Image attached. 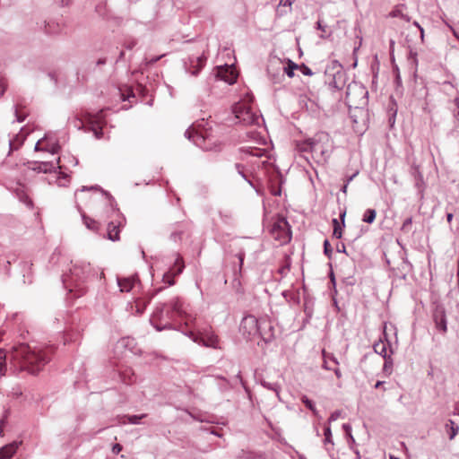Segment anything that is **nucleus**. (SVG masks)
Wrapping results in <instances>:
<instances>
[{"mask_svg":"<svg viewBox=\"0 0 459 459\" xmlns=\"http://www.w3.org/2000/svg\"><path fill=\"white\" fill-rule=\"evenodd\" d=\"M55 2L61 6H65L69 4L70 0H55Z\"/></svg>","mask_w":459,"mask_h":459,"instance_id":"obj_59","label":"nucleus"},{"mask_svg":"<svg viewBox=\"0 0 459 459\" xmlns=\"http://www.w3.org/2000/svg\"><path fill=\"white\" fill-rule=\"evenodd\" d=\"M147 417V414L143 413L141 415H125L123 416L124 419H126L127 422L130 424H139L140 420L142 419H144Z\"/></svg>","mask_w":459,"mask_h":459,"instance_id":"obj_38","label":"nucleus"},{"mask_svg":"<svg viewBox=\"0 0 459 459\" xmlns=\"http://www.w3.org/2000/svg\"><path fill=\"white\" fill-rule=\"evenodd\" d=\"M377 216L376 210L367 209L363 214L362 221L367 223H372Z\"/></svg>","mask_w":459,"mask_h":459,"instance_id":"obj_35","label":"nucleus"},{"mask_svg":"<svg viewBox=\"0 0 459 459\" xmlns=\"http://www.w3.org/2000/svg\"><path fill=\"white\" fill-rule=\"evenodd\" d=\"M15 259L14 255H10L5 259H0V270L7 274L9 273L10 264L14 262Z\"/></svg>","mask_w":459,"mask_h":459,"instance_id":"obj_32","label":"nucleus"},{"mask_svg":"<svg viewBox=\"0 0 459 459\" xmlns=\"http://www.w3.org/2000/svg\"><path fill=\"white\" fill-rule=\"evenodd\" d=\"M90 190L100 191L102 193V195L107 197V199H108V201L109 203L111 210L114 212H118V209L116 208L117 204H116L114 198L108 192H106L103 189H101L100 186H99L97 185L96 186H82V188L80 189L81 192L90 191Z\"/></svg>","mask_w":459,"mask_h":459,"instance_id":"obj_22","label":"nucleus"},{"mask_svg":"<svg viewBox=\"0 0 459 459\" xmlns=\"http://www.w3.org/2000/svg\"><path fill=\"white\" fill-rule=\"evenodd\" d=\"M324 436H325L324 445L325 446V448L328 450V447H327L328 445L333 446V438H332V430H331V427L329 425L325 426V428L324 429Z\"/></svg>","mask_w":459,"mask_h":459,"instance_id":"obj_33","label":"nucleus"},{"mask_svg":"<svg viewBox=\"0 0 459 459\" xmlns=\"http://www.w3.org/2000/svg\"><path fill=\"white\" fill-rule=\"evenodd\" d=\"M6 90V84L3 80H0V97L4 95Z\"/></svg>","mask_w":459,"mask_h":459,"instance_id":"obj_56","label":"nucleus"},{"mask_svg":"<svg viewBox=\"0 0 459 459\" xmlns=\"http://www.w3.org/2000/svg\"><path fill=\"white\" fill-rule=\"evenodd\" d=\"M206 60L207 56L204 54L199 56H190L188 58V63L185 62L186 71L190 74L196 76L205 65Z\"/></svg>","mask_w":459,"mask_h":459,"instance_id":"obj_19","label":"nucleus"},{"mask_svg":"<svg viewBox=\"0 0 459 459\" xmlns=\"http://www.w3.org/2000/svg\"><path fill=\"white\" fill-rule=\"evenodd\" d=\"M387 345L389 342L379 340L377 343L374 344V351L376 353L381 355L383 358L389 356L387 354Z\"/></svg>","mask_w":459,"mask_h":459,"instance_id":"obj_30","label":"nucleus"},{"mask_svg":"<svg viewBox=\"0 0 459 459\" xmlns=\"http://www.w3.org/2000/svg\"><path fill=\"white\" fill-rule=\"evenodd\" d=\"M445 429L450 440L454 439L459 431V427L452 420H447L445 425Z\"/></svg>","mask_w":459,"mask_h":459,"instance_id":"obj_28","label":"nucleus"},{"mask_svg":"<svg viewBox=\"0 0 459 459\" xmlns=\"http://www.w3.org/2000/svg\"><path fill=\"white\" fill-rule=\"evenodd\" d=\"M337 251L338 252H343L345 253L346 252V249H345V246L343 244H342L341 247L337 246Z\"/></svg>","mask_w":459,"mask_h":459,"instance_id":"obj_62","label":"nucleus"},{"mask_svg":"<svg viewBox=\"0 0 459 459\" xmlns=\"http://www.w3.org/2000/svg\"><path fill=\"white\" fill-rule=\"evenodd\" d=\"M117 285L121 292H129L135 282L134 278H119L117 277Z\"/></svg>","mask_w":459,"mask_h":459,"instance_id":"obj_26","label":"nucleus"},{"mask_svg":"<svg viewBox=\"0 0 459 459\" xmlns=\"http://www.w3.org/2000/svg\"><path fill=\"white\" fill-rule=\"evenodd\" d=\"M22 144V141L19 140V136L16 135L14 140L9 141L10 151L17 150Z\"/></svg>","mask_w":459,"mask_h":459,"instance_id":"obj_43","label":"nucleus"},{"mask_svg":"<svg viewBox=\"0 0 459 459\" xmlns=\"http://www.w3.org/2000/svg\"><path fill=\"white\" fill-rule=\"evenodd\" d=\"M324 253L329 258L331 257L332 253H333V249H332L331 245L327 239H325L324 241Z\"/></svg>","mask_w":459,"mask_h":459,"instance_id":"obj_47","label":"nucleus"},{"mask_svg":"<svg viewBox=\"0 0 459 459\" xmlns=\"http://www.w3.org/2000/svg\"><path fill=\"white\" fill-rule=\"evenodd\" d=\"M6 370V353L0 349V378L4 375Z\"/></svg>","mask_w":459,"mask_h":459,"instance_id":"obj_39","label":"nucleus"},{"mask_svg":"<svg viewBox=\"0 0 459 459\" xmlns=\"http://www.w3.org/2000/svg\"><path fill=\"white\" fill-rule=\"evenodd\" d=\"M103 272L99 268L92 266L86 261L72 262V267L68 273L62 275V282L70 293H74V297H81L86 291V284L93 280L102 278Z\"/></svg>","mask_w":459,"mask_h":459,"instance_id":"obj_2","label":"nucleus"},{"mask_svg":"<svg viewBox=\"0 0 459 459\" xmlns=\"http://www.w3.org/2000/svg\"><path fill=\"white\" fill-rule=\"evenodd\" d=\"M14 114H15V117H16V121L21 123V122H23L24 119H25V116H22L19 111H18V108L17 106H14Z\"/></svg>","mask_w":459,"mask_h":459,"instance_id":"obj_52","label":"nucleus"},{"mask_svg":"<svg viewBox=\"0 0 459 459\" xmlns=\"http://www.w3.org/2000/svg\"><path fill=\"white\" fill-rule=\"evenodd\" d=\"M247 136H248L249 138H251V139L255 140V141H258V138H261V136L259 135V134H258V133H256V132H253V131H252V132H248V133H247Z\"/></svg>","mask_w":459,"mask_h":459,"instance_id":"obj_54","label":"nucleus"},{"mask_svg":"<svg viewBox=\"0 0 459 459\" xmlns=\"http://www.w3.org/2000/svg\"><path fill=\"white\" fill-rule=\"evenodd\" d=\"M299 106L307 110H313L316 106L315 102L310 100L307 95H299Z\"/></svg>","mask_w":459,"mask_h":459,"instance_id":"obj_31","label":"nucleus"},{"mask_svg":"<svg viewBox=\"0 0 459 459\" xmlns=\"http://www.w3.org/2000/svg\"><path fill=\"white\" fill-rule=\"evenodd\" d=\"M53 352L54 348L52 345L31 347L29 344L21 343L12 348L10 359L21 370H26L30 374H37L50 360Z\"/></svg>","mask_w":459,"mask_h":459,"instance_id":"obj_1","label":"nucleus"},{"mask_svg":"<svg viewBox=\"0 0 459 459\" xmlns=\"http://www.w3.org/2000/svg\"><path fill=\"white\" fill-rule=\"evenodd\" d=\"M268 77L273 84H280L284 81L287 74V60L284 53L274 48L270 56L267 65Z\"/></svg>","mask_w":459,"mask_h":459,"instance_id":"obj_5","label":"nucleus"},{"mask_svg":"<svg viewBox=\"0 0 459 459\" xmlns=\"http://www.w3.org/2000/svg\"><path fill=\"white\" fill-rule=\"evenodd\" d=\"M121 226V221H110L108 222V238L110 239L111 241H117L119 239V232H120V228Z\"/></svg>","mask_w":459,"mask_h":459,"instance_id":"obj_23","label":"nucleus"},{"mask_svg":"<svg viewBox=\"0 0 459 459\" xmlns=\"http://www.w3.org/2000/svg\"><path fill=\"white\" fill-rule=\"evenodd\" d=\"M82 126L87 124L90 129L93 132L97 139H100L103 136V126L105 125L104 110H99L96 113L86 112L83 117L80 119Z\"/></svg>","mask_w":459,"mask_h":459,"instance_id":"obj_11","label":"nucleus"},{"mask_svg":"<svg viewBox=\"0 0 459 459\" xmlns=\"http://www.w3.org/2000/svg\"><path fill=\"white\" fill-rule=\"evenodd\" d=\"M176 255L175 265H178V270L175 271L174 268H169L168 272L164 273L162 277V281L168 286H173L175 284L174 278L182 273L185 269L183 258L178 254Z\"/></svg>","mask_w":459,"mask_h":459,"instance_id":"obj_18","label":"nucleus"},{"mask_svg":"<svg viewBox=\"0 0 459 459\" xmlns=\"http://www.w3.org/2000/svg\"><path fill=\"white\" fill-rule=\"evenodd\" d=\"M222 81L230 85L235 83L237 74L233 65H219L206 79V91H211V84L216 81Z\"/></svg>","mask_w":459,"mask_h":459,"instance_id":"obj_10","label":"nucleus"},{"mask_svg":"<svg viewBox=\"0 0 459 459\" xmlns=\"http://www.w3.org/2000/svg\"><path fill=\"white\" fill-rule=\"evenodd\" d=\"M342 429L344 430L345 435H346V437L348 438V444H349L350 447L351 448L352 445L355 444V439H354V437H353V436L351 434V427L350 424L344 423L342 425Z\"/></svg>","mask_w":459,"mask_h":459,"instance_id":"obj_36","label":"nucleus"},{"mask_svg":"<svg viewBox=\"0 0 459 459\" xmlns=\"http://www.w3.org/2000/svg\"><path fill=\"white\" fill-rule=\"evenodd\" d=\"M317 29L321 30L323 32L326 31V25H323L320 21L316 22Z\"/></svg>","mask_w":459,"mask_h":459,"instance_id":"obj_60","label":"nucleus"},{"mask_svg":"<svg viewBox=\"0 0 459 459\" xmlns=\"http://www.w3.org/2000/svg\"><path fill=\"white\" fill-rule=\"evenodd\" d=\"M342 417V411H334L329 417L328 419V425L330 426V424L335 420H337L339 418Z\"/></svg>","mask_w":459,"mask_h":459,"instance_id":"obj_45","label":"nucleus"},{"mask_svg":"<svg viewBox=\"0 0 459 459\" xmlns=\"http://www.w3.org/2000/svg\"><path fill=\"white\" fill-rule=\"evenodd\" d=\"M32 169L39 173H51L56 171V163L50 161L35 162V167Z\"/></svg>","mask_w":459,"mask_h":459,"instance_id":"obj_24","label":"nucleus"},{"mask_svg":"<svg viewBox=\"0 0 459 459\" xmlns=\"http://www.w3.org/2000/svg\"><path fill=\"white\" fill-rule=\"evenodd\" d=\"M274 326L268 318H259V331L257 333L256 338H260L262 341L267 343L274 338Z\"/></svg>","mask_w":459,"mask_h":459,"instance_id":"obj_15","label":"nucleus"},{"mask_svg":"<svg viewBox=\"0 0 459 459\" xmlns=\"http://www.w3.org/2000/svg\"><path fill=\"white\" fill-rule=\"evenodd\" d=\"M232 110L238 122L245 126H260L264 122L262 115L254 112L250 105L244 101L236 103Z\"/></svg>","mask_w":459,"mask_h":459,"instance_id":"obj_8","label":"nucleus"},{"mask_svg":"<svg viewBox=\"0 0 459 459\" xmlns=\"http://www.w3.org/2000/svg\"><path fill=\"white\" fill-rule=\"evenodd\" d=\"M22 444L21 441H13L8 445L4 446L0 448V459H7L10 458L13 454H15L19 446Z\"/></svg>","mask_w":459,"mask_h":459,"instance_id":"obj_21","label":"nucleus"},{"mask_svg":"<svg viewBox=\"0 0 459 459\" xmlns=\"http://www.w3.org/2000/svg\"><path fill=\"white\" fill-rule=\"evenodd\" d=\"M45 23V31L46 33H53L54 30H52L51 29H48V26H50L49 23H47L46 22H44Z\"/></svg>","mask_w":459,"mask_h":459,"instance_id":"obj_61","label":"nucleus"},{"mask_svg":"<svg viewBox=\"0 0 459 459\" xmlns=\"http://www.w3.org/2000/svg\"><path fill=\"white\" fill-rule=\"evenodd\" d=\"M185 136L204 151H212L214 147V142L212 141L207 129L204 128V119L186 129Z\"/></svg>","mask_w":459,"mask_h":459,"instance_id":"obj_6","label":"nucleus"},{"mask_svg":"<svg viewBox=\"0 0 459 459\" xmlns=\"http://www.w3.org/2000/svg\"><path fill=\"white\" fill-rule=\"evenodd\" d=\"M368 91L364 85L351 82L347 86L346 103L350 108L362 109L368 105Z\"/></svg>","mask_w":459,"mask_h":459,"instance_id":"obj_7","label":"nucleus"},{"mask_svg":"<svg viewBox=\"0 0 459 459\" xmlns=\"http://www.w3.org/2000/svg\"><path fill=\"white\" fill-rule=\"evenodd\" d=\"M239 331L247 340H255L259 331V319L253 315H247L241 320Z\"/></svg>","mask_w":459,"mask_h":459,"instance_id":"obj_13","label":"nucleus"},{"mask_svg":"<svg viewBox=\"0 0 459 459\" xmlns=\"http://www.w3.org/2000/svg\"><path fill=\"white\" fill-rule=\"evenodd\" d=\"M295 70H299L304 75L311 76L313 74L312 70L304 64L297 65L290 59H289V78H294Z\"/></svg>","mask_w":459,"mask_h":459,"instance_id":"obj_20","label":"nucleus"},{"mask_svg":"<svg viewBox=\"0 0 459 459\" xmlns=\"http://www.w3.org/2000/svg\"><path fill=\"white\" fill-rule=\"evenodd\" d=\"M296 149L301 153H310L311 157L318 162H325L330 156L331 144L329 135L319 133L312 139L304 142L296 141Z\"/></svg>","mask_w":459,"mask_h":459,"instance_id":"obj_4","label":"nucleus"},{"mask_svg":"<svg viewBox=\"0 0 459 459\" xmlns=\"http://www.w3.org/2000/svg\"><path fill=\"white\" fill-rule=\"evenodd\" d=\"M413 25L419 29V30H420V38H421V40H423V39H424V30H423V28H422V27L420 25V23H419L418 22H416V21H415V22H413Z\"/></svg>","mask_w":459,"mask_h":459,"instance_id":"obj_55","label":"nucleus"},{"mask_svg":"<svg viewBox=\"0 0 459 459\" xmlns=\"http://www.w3.org/2000/svg\"><path fill=\"white\" fill-rule=\"evenodd\" d=\"M164 55H160V56H153L152 57L149 61H148V64H151V65H153L155 64L156 62H158Z\"/></svg>","mask_w":459,"mask_h":459,"instance_id":"obj_57","label":"nucleus"},{"mask_svg":"<svg viewBox=\"0 0 459 459\" xmlns=\"http://www.w3.org/2000/svg\"><path fill=\"white\" fill-rule=\"evenodd\" d=\"M136 45H137V40L133 38L126 39V41L124 43V47L128 50L133 49Z\"/></svg>","mask_w":459,"mask_h":459,"instance_id":"obj_44","label":"nucleus"},{"mask_svg":"<svg viewBox=\"0 0 459 459\" xmlns=\"http://www.w3.org/2000/svg\"><path fill=\"white\" fill-rule=\"evenodd\" d=\"M184 334L192 339L194 342H196L204 347L218 348V337L210 329H204L198 331L196 333L195 331L189 330L184 332Z\"/></svg>","mask_w":459,"mask_h":459,"instance_id":"obj_12","label":"nucleus"},{"mask_svg":"<svg viewBox=\"0 0 459 459\" xmlns=\"http://www.w3.org/2000/svg\"><path fill=\"white\" fill-rule=\"evenodd\" d=\"M240 152L245 154L251 157L255 158L256 160L255 161H251L253 169H255V167H257L258 169H261L263 171V174L264 175L265 170L263 169L262 161L260 160L261 158L266 157V159H269V156H267V152L264 149H260L256 147H243L240 149Z\"/></svg>","mask_w":459,"mask_h":459,"instance_id":"obj_16","label":"nucleus"},{"mask_svg":"<svg viewBox=\"0 0 459 459\" xmlns=\"http://www.w3.org/2000/svg\"><path fill=\"white\" fill-rule=\"evenodd\" d=\"M84 225L87 229L96 230L98 229V223L95 220L88 217L84 213L82 215Z\"/></svg>","mask_w":459,"mask_h":459,"instance_id":"obj_34","label":"nucleus"},{"mask_svg":"<svg viewBox=\"0 0 459 459\" xmlns=\"http://www.w3.org/2000/svg\"><path fill=\"white\" fill-rule=\"evenodd\" d=\"M272 237L282 246L287 243V218L280 215L271 230Z\"/></svg>","mask_w":459,"mask_h":459,"instance_id":"obj_14","label":"nucleus"},{"mask_svg":"<svg viewBox=\"0 0 459 459\" xmlns=\"http://www.w3.org/2000/svg\"><path fill=\"white\" fill-rule=\"evenodd\" d=\"M333 225V236L336 238H341L342 236V228L337 219H333L332 221Z\"/></svg>","mask_w":459,"mask_h":459,"instance_id":"obj_41","label":"nucleus"},{"mask_svg":"<svg viewBox=\"0 0 459 459\" xmlns=\"http://www.w3.org/2000/svg\"><path fill=\"white\" fill-rule=\"evenodd\" d=\"M263 385H264V386H266L269 389L273 390L276 393V395L279 396L278 385L276 384H270V383L264 382Z\"/></svg>","mask_w":459,"mask_h":459,"instance_id":"obj_51","label":"nucleus"},{"mask_svg":"<svg viewBox=\"0 0 459 459\" xmlns=\"http://www.w3.org/2000/svg\"><path fill=\"white\" fill-rule=\"evenodd\" d=\"M176 316L185 319L186 326L194 325L196 319L187 313L183 299L179 297H175L168 304L160 303L157 305L150 322L157 331L160 332L165 329H170L171 324L169 321L173 320Z\"/></svg>","mask_w":459,"mask_h":459,"instance_id":"obj_3","label":"nucleus"},{"mask_svg":"<svg viewBox=\"0 0 459 459\" xmlns=\"http://www.w3.org/2000/svg\"><path fill=\"white\" fill-rule=\"evenodd\" d=\"M287 6V0H280L278 8L276 9V15L277 16H282L283 15V10H281L280 7H285Z\"/></svg>","mask_w":459,"mask_h":459,"instance_id":"obj_48","label":"nucleus"},{"mask_svg":"<svg viewBox=\"0 0 459 459\" xmlns=\"http://www.w3.org/2000/svg\"><path fill=\"white\" fill-rule=\"evenodd\" d=\"M122 449H123V446L120 444L116 443L112 446V453L115 455H117L118 453H120L122 451Z\"/></svg>","mask_w":459,"mask_h":459,"instance_id":"obj_53","label":"nucleus"},{"mask_svg":"<svg viewBox=\"0 0 459 459\" xmlns=\"http://www.w3.org/2000/svg\"><path fill=\"white\" fill-rule=\"evenodd\" d=\"M434 321L436 327L442 333H446L447 330L446 318L444 311H437L434 314Z\"/></svg>","mask_w":459,"mask_h":459,"instance_id":"obj_25","label":"nucleus"},{"mask_svg":"<svg viewBox=\"0 0 459 459\" xmlns=\"http://www.w3.org/2000/svg\"><path fill=\"white\" fill-rule=\"evenodd\" d=\"M453 217H454V216H453V213H451V212H448V213L446 214V220H447V221H448L449 223L452 221Z\"/></svg>","mask_w":459,"mask_h":459,"instance_id":"obj_63","label":"nucleus"},{"mask_svg":"<svg viewBox=\"0 0 459 459\" xmlns=\"http://www.w3.org/2000/svg\"><path fill=\"white\" fill-rule=\"evenodd\" d=\"M104 64H106V58H100V59L97 61V65H104Z\"/></svg>","mask_w":459,"mask_h":459,"instance_id":"obj_64","label":"nucleus"},{"mask_svg":"<svg viewBox=\"0 0 459 459\" xmlns=\"http://www.w3.org/2000/svg\"><path fill=\"white\" fill-rule=\"evenodd\" d=\"M261 164L265 170L264 176L267 178L271 194L274 196L281 195L283 178L279 169L268 160H264Z\"/></svg>","mask_w":459,"mask_h":459,"instance_id":"obj_9","label":"nucleus"},{"mask_svg":"<svg viewBox=\"0 0 459 459\" xmlns=\"http://www.w3.org/2000/svg\"><path fill=\"white\" fill-rule=\"evenodd\" d=\"M301 401L305 404V406L313 412V414L315 416L319 417L318 411L316 409L315 403H313V401H311L305 395L302 396Z\"/></svg>","mask_w":459,"mask_h":459,"instance_id":"obj_37","label":"nucleus"},{"mask_svg":"<svg viewBox=\"0 0 459 459\" xmlns=\"http://www.w3.org/2000/svg\"><path fill=\"white\" fill-rule=\"evenodd\" d=\"M182 237V231H174L170 234V239L174 242H178L181 239Z\"/></svg>","mask_w":459,"mask_h":459,"instance_id":"obj_50","label":"nucleus"},{"mask_svg":"<svg viewBox=\"0 0 459 459\" xmlns=\"http://www.w3.org/2000/svg\"><path fill=\"white\" fill-rule=\"evenodd\" d=\"M411 223H412V218L410 217V218H407L403 225H402V230L403 231H405V232H409L411 230Z\"/></svg>","mask_w":459,"mask_h":459,"instance_id":"obj_46","label":"nucleus"},{"mask_svg":"<svg viewBox=\"0 0 459 459\" xmlns=\"http://www.w3.org/2000/svg\"><path fill=\"white\" fill-rule=\"evenodd\" d=\"M235 169H236V170L238 171V174H239V175H240V176H241V177H242V178H244V179H245V180H246V181H247V182L251 186H253V187L255 189V191H256V193H257L258 195H262L261 189H260L259 187H257V186H255V185H254V183L252 182V180H250V179L247 178V174H246V172H245V166H244V165H242V164H240V163H236V164H235Z\"/></svg>","mask_w":459,"mask_h":459,"instance_id":"obj_29","label":"nucleus"},{"mask_svg":"<svg viewBox=\"0 0 459 459\" xmlns=\"http://www.w3.org/2000/svg\"><path fill=\"white\" fill-rule=\"evenodd\" d=\"M384 359H385V363H384L383 370L386 374H391L392 368H393V359L390 355Z\"/></svg>","mask_w":459,"mask_h":459,"instance_id":"obj_42","label":"nucleus"},{"mask_svg":"<svg viewBox=\"0 0 459 459\" xmlns=\"http://www.w3.org/2000/svg\"><path fill=\"white\" fill-rule=\"evenodd\" d=\"M326 76L328 77V86L331 89L341 90L346 84V73L340 65H338V70L333 74L326 72Z\"/></svg>","mask_w":459,"mask_h":459,"instance_id":"obj_17","label":"nucleus"},{"mask_svg":"<svg viewBox=\"0 0 459 459\" xmlns=\"http://www.w3.org/2000/svg\"><path fill=\"white\" fill-rule=\"evenodd\" d=\"M404 9H406V5L404 4H397L390 12L389 16L393 17V18L399 17V18L404 20L405 22H410L411 17L409 15L403 13Z\"/></svg>","mask_w":459,"mask_h":459,"instance_id":"obj_27","label":"nucleus"},{"mask_svg":"<svg viewBox=\"0 0 459 459\" xmlns=\"http://www.w3.org/2000/svg\"><path fill=\"white\" fill-rule=\"evenodd\" d=\"M238 260H239V266L241 267L243 265V262H244V258H245V254L243 252H239L238 255H237Z\"/></svg>","mask_w":459,"mask_h":459,"instance_id":"obj_58","label":"nucleus"},{"mask_svg":"<svg viewBox=\"0 0 459 459\" xmlns=\"http://www.w3.org/2000/svg\"><path fill=\"white\" fill-rule=\"evenodd\" d=\"M14 193L16 194L17 197L26 203V202H29V203H31L30 200H29V197L27 196V195L24 193V191L22 190V186L20 184H17V186L15 187V189L13 190Z\"/></svg>","mask_w":459,"mask_h":459,"instance_id":"obj_40","label":"nucleus"},{"mask_svg":"<svg viewBox=\"0 0 459 459\" xmlns=\"http://www.w3.org/2000/svg\"><path fill=\"white\" fill-rule=\"evenodd\" d=\"M441 19L444 22V23L449 28L453 35L459 40V33L455 30V29L451 24H449L443 17H441Z\"/></svg>","mask_w":459,"mask_h":459,"instance_id":"obj_49","label":"nucleus"}]
</instances>
